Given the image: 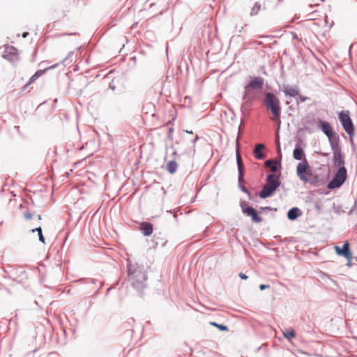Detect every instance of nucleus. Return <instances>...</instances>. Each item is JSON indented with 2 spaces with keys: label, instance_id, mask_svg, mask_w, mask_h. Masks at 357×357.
<instances>
[{
  "label": "nucleus",
  "instance_id": "c85d7f7f",
  "mask_svg": "<svg viewBox=\"0 0 357 357\" xmlns=\"http://www.w3.org/2000/svg\"><path fill=\"white\" fill-rule=\"evenodd\" d=\"M298 98L299 99V100L302 102H305L306 100H310V98L309 97H307V96H303V95H301L299 93H298V95H297Z\"/></svg>",
  "mask_w": 357,
  "mask_h": 357
},
{
  "label": "nucleus",
  "instance_id": "f8f14e48",
  "mask_svg": "<svg viewBox=\"0 0 357 357\" xmlns=\"http://www.w3.org/2000/svg\"><path fill=\"white\" fill-rule=\"evenodd\" d=\"M153 225L149 222H142L139 225V230L145 236H149L153 233Z\"/></svg>",
  "mask_w": 357,
  "mask_h": 357
},
{
  "label": "nucleus",
  "instance_id": "423d86ee",
  "mask_svg": "<svg viewBox=\"0 0 357 357\" xmlns=\"http://www.w3.org/2000/svg\"><path fill=\"white\" fill-rule=\"evenodd\" d=\"M318 128L327 136L329 140L330 146L333 143H340V137L333 131L332 127L327 121L319 120Z\"/></svg>",
  "mask_w": 357,
  "mask_h": 357
},
{
  "label": "nucleus",
  "instance_id": "8fccbe9b",
  "mask_svg": "<svg viewBox=\"0 0 357 357\" xmlns=\"http://www.w3.org/2000/svg\"><path fill=\"white\" fill-rule=\"evenodd\" d=\"M241 124L238 127V130H241Z\"/></svg>",
  "mask_w": 357,
  "mask_h": 357
},
{
  "label": "nucleus",
  "instance_id": "49530a36",
  "mask_svg": "<svg viewBox=\"0 0 357 357\" xmlns=\"http://www.w3.org/2000/svg\"><path fill=\"white\" fill-rule=\"evenodd\" d=\"M318 5H319L318 3L314 4V6H318ZM309 6H310V8H312L314 5L313 4H310Z\"/></svg>",
  "mask_w": 357,
  "mask_h": 357
},
{
  "label": "nucleus",
  "instance_id": "603ef678",
  "mask_svg": "<svg viewBox=\"0 0 357 357\" xmlns=\"http://www.w3.org/2000/svg\"><path fill=\"white\" fill-rule=\"evenodd\" d=\"M40 218H41L40 215H38V219H40Z\"/></svg>",
  "mask_w": 357,
  "mask_h": 357
},
{
  "label": "nucleus",
  "instance_id": "2eb2a0df",
  "mask_svg": "<svg viewBox=\"0 0 357 357\" xmlns=\"http://www.w3.org/2000/svg\"><path fill=\"white\" fill-rule=\"evenodd\" d=\"M264 165L271 169V171L273 172L272 174H275L278 169V167H281V160H267L265 161Z\"/></svg>",
  "mask_w": 357,
  "mask_h": 357
},
{
  "label": "nucleus",
  "instance_id": "f03ea898",
  "mask_svg": "<svg viewBox=\"0 0 357 357\" xmlns=\"http://www.w3.org/2000/svg\"><path fill=\"white\" fill-rule=\"evenodd\" d=\"M266 109L272 114V120L280 123L281 106L278 97L272 92H266L263 100Z\"/></svg>",
  "mask_w": 357,
  "mask_h": 357
},
{
  "label": "nucleus",
  "instance_id": "ea45409f",
  "mask_svg": "<svg viewBox=\"0 0 357 357\" xmlns=\"http://www.w3.org/2000/svg\"><path fill=\"white\" fill-rule=\"evenodd\" d=\"M102 286H103V284H102V282H100V287H99V288L97 289V291H96L95 294H98V292H99L100 289L102 287Z\"/></svg>",
  "mask_w": 357,
  "mask_h": 357
},
{
  "label": "nucleus",
  "instance_id": "09e8293b",
  "mask_svg": "<svg viewBox=\"0 0 357 357\" xmlns=\"http://www.w3.org/2000/svg\"><path fill=\"white\" fill-rule=\"evenodd\" d=\"M186 132L190 133V134H192L193 133L192 131H188V130H186Z\"/></svg>",
  "mask_w": 357,
  "mask_h": 357
},
{
  "label": "nucleus",
  "instance_id": "2f4dec72",
  "mask_svg": "<svg viewBox=\"0 0 357 357\" xmlns=\"http://www.w3.org/2000/svg\"><path fill=\"white\" fill-rule=\"evenodd\" d=\"M36 79H37V78L35 77V75H32V76L31 77V78L29 79V81L28 84H27L26 85H25L24 88L25 89V88L27 86V85H28V84H31V83L33 82H34L35 80H36Z\"/></svg>",
  "mask_w": 357,
  "mask_h": 357
},
{
  "label": "nucleus",
  "instance_id": "3c124183",
  "mask_svg": "<svg viewBox=\"0 0 357 357\" xmlns=\"http://www.w3.org/2000/svg\"><path fill=\"white\" fill-rule=\"evenodd\" d=\"M278 149L280 151V146L278 147ZM279 153L281 155V152L280 151Z\"/></svg>",
  "mask_w": 357,
  "mask_h": 357
},
{
  "label": "nucleus",
  "instance_id": "37998d69",
  "mask_svg": "<svg viewBox=\"0 0 357 357\" xmlns=\"http://www.w3.org/2000/svg\"><path fill=\"white\" fill-rule=\"evenodd\" d=\"M262 68H263V72H262V73H263L264 75H267V73H266V71L265 68H264V67H263Z\"/></svg>",
  "mask_w": 357,
  "mask_h": 357
},
{
  "label": "nucleus",
  "instance_id": "ddd939ff",
  "mask_svg": "<svg viewBox=\"0 0 357 357\" xmlns=\"http://www.w3.org/2000/svg\"><path fill=\"white\" fill-rule=\"evenodd\" d=\"M303 214L302 211L298 207H293L290 208L287 212V218L294 221L296 220L298 218L301 217Z\"/></svg>",
  "mask_w": 357,
  "mask_h": 357
},
{
  "label": "nucleus",
  "instance_id": "c756f323",
  "mask_svg": "<svg viewBox=\"0 0 357 357\" xmlns=\"http://www.w3.org/2000/svg\"><path fill=\"white\" fill-rule=\"evenodd\" d=\"M73 52H69L67 56L65 57L62 61H61V63L65 64V63L66 62V61L70 58L73 55Z\"/></svg>",
  "mask_w": 357,
  "mask_h": 357
},
{
  "label": "nucleus",
  "instance_id": "4be33fe9",
  "mask_svg": "<svg viewBox=\"0 0 357 357\" xmlns=\"http://www.w3.org/2000/svg\"><path fill=\"white\" fill-rule=\"evenodd\" d=\"M282 333L283 336L288 340H290L296 336V333L294 330L283 331Z\"/></svg>",
  "mask_w": 357,
  "mask_h": 357
},
{
  "label": "nucleus",
  "instance_id": "a19ab883",
  "mask_svg": "<svg viewBox=\"0 0 357 357\" xmlns=\"http://www.w3.org/2000/svg\"><path fill=\"white\" fill-rule=\"evenodd\" d=\"M199 137L196 135L195 137L192 140V144H195V142L198 140Z\"/></svg>",
  "mask_w": 357,
  "mask_h": 357
},
{
  "label": "nucleus",
  "instance_id": "9b49d317",
  "mask_svg": "<svg viewBox=\"0 0 357 357\" xmlns=\"http://www.w3.org/2000/svg\"><path fill=\"white\" fill-rule=\"evenodd\" d=\"M264 84V78L261 77H255L251 78L248 84L245 85V89L248 90L251 89H261Z\"/></svg>",
  "mask_w": 357,
  "mask_h": 357
},
{
  "label": "nucleus",
  "instance_id": "4468645a",
  "mask_svg": "<svg viewBox=\"0 0 357 357\" xmlns=\"http://www.w3.org/2000/svg\"><path fill=\"white\" fill-rule=\"evenodd\" d=\"M293 157L296 160H304V158H305L304 150L298 143L295 146L293 151Z\"/></svg>",
  "mask_w": 357,
  "mask_h": 357
},
{
  "label": "nucleus",
  "instance_id": "0eeeda50",
  "mask_svg": "<svg viewBox=\"0 0 357 357\" xmlns=\"http://www.w3.org/2000/svg\"><path fill=\"white\" fill-rule=\"evenodd\" d=\"M297 175L300 178L301 180L305 183H310L313 184L315 182L314 179L309 178L307 175L312 176V173L310 170V165L306 160L304 158V160L301 162H299L296 167Z\"/></svg>",
  "mask_w": 357,
  "mask_h": 357
},
{
  "label": "nucleus",
  "instance_id": "9d476101",
  "mask_svg": "<svg viewBox=\"0 0 357 357\" xmlns=\"http://www.w3.org/2000/svg\"><path fill=\"white\" fill-rule=\"evenodd\" d=\"M334 248L335 250L336 254L339 256L344 257L347 260V264L350 265L352 258V253L350 250L349 243L348 241H345L342 248L335 245Z\"/></svg>",
  "mask_w": 357,
  "mask_h": 357
},
{
  "label": "nucleus",
  "instance_id": "c9c22d12",
  "mask_svg": "<svg viewBox=\"0 0 357 357\" xmlns=\"http://www.w3.org/2000/svg\"><path fill=\"white\" fill-rule=\"evenodd\" d=\"M261 210L262 211H272V210H276V208H273L270 206H265V207H261Z\"/></svg>",
  "mask_w": 357,
  "mask_h": 357
},
{
  "label": "nucleus",
  "instance_id": "a878e982",
  "mask_svg": "<svg viewBox=\"0 0 357 357\" xmlns=\"http://www.w3.org/2000/svg\"><path fill=\"white\" fill-rule=\"evenodd\" d=\"M261 5L258 3H255L250 11V15H255L258 13L260 10Z\"/></svg>",
  "mask_w": 357,
  "mask_h": 357
},
{
  "label": "nucleus",
  "instance_id": "39448f33",
  "mask_svg": "<svg viewBox=\"0 0 357 357\" xmlns=\"http://www.w3.org/2000/svg\"><path fill=\"white\" fill-rule=\"evenodd\" d=\"M347 177V169L345 167L338 168L331 181L327 184V188L333 190L340 188L345 182Z\"/></svg>",
  "mask_w": 357,
  "mask_h": 357
},
{
  "label": "nucleus",
  "instance_id": "de8ad7c7",
  "mask_svg": "<svg viewBox=\"0 0 357 357\" xmlns=\"http://www.w3.org/2000/svg\"><path fill=\"white\" fill-rule=\"evenodd\" d=\"M91 282H92V283H93V284H96V282H98V281H97V280H94V279H93V280H91Z\"/></svg>",
  "mask_w": 357,
  "mask_h": 357
},
{
  "label": "nucleus",
  "instance_id": "6ab92c4d",
  "mask_svg": "<svg viewBox=\"0 0 357 357\" xmlns=\"http://www.w3.org/2000/svg\"><path fill=\"white\" fill-rule=\"evenodd\" d=\"M244 181V174H242V178H240V174H238V188L240 190L247 194L250 199H251V193L250 191L242 185V183Z\"/></svg>",
  "mask_w": 357,
  "mask_h": 357
},
{
  "label": "nucleus",
  "instance_id": "a211bd4d",
  "mask_svg": "<svg viewBox=\"0 0 357 357\" xmlns=\"http://www.w3.org/2000/svg\"><path fill=\"white\" fill-rule=\"evenodd\" d=\"M236 162L238 167V174H240V178H242V174L245 172L244 165L238 150H236Z\"/></svg>",
  "mask_w": 357,
  "mask_h": 357
},
{
  "label": "nucleus",
  "instance_id": "473e14b6",
  "mask_svg": "<svg viewBox=\"0 0 357 357\" xmlns=\"http://www.w3.org/2000/svg\"><path fill=\"white\" fill-rule=\"evenodd\" d=\"M248 98V90H245V91H244V93L243 95V100L244 101H246Z\"/></svg>",
  "mask_w": 357,
  "mask_h": 357
},
{
  "label": "nucleus",
  "instance_id": "4c0bfd02",
  "mask_svg": "<svg viewBox=\"0 0 357 357\" xmlns=\"http://www.w3.org/2000/svg\"><path fill=\"white\" fill-rule=\"evenodd\" d=\"M48 63V61H42V62H40V63H39V66H40V67H41V68H47V67L45 66V64H46V63Z\"/></svg>",
  "mask_w": 357,
  "mask_h": 357
},
{
  "label": "nucleus",
  "instance_id": "864d4df0",
  "mask_svg": "<svg viewBox=\"0 0 357 357\" xmlns=\"http://www.w3.org/2000/svg\"><path fill=\"white\" fill-rule=\"evenodd\" d=\"M324 0H321V1H324Z\"/></svg>",
  "mask_w": 357,
  "mask_h": 357
},
{
  "label": "nucleus",
  "instance_id": "79ce46f5",
  "mask_svg": "<svg viewBox=\"0 0 357 357\" xmlns=\"http://www.w3.org/2000/svg\"><path fill=\"white\" fill-rule=\"evenodd\" d=\"M28 35H29V33H28V32H24V33H23V34H22V37H23V38H26Z\"/></svg>",
  "mask_w": 357,
  "mask_h": 357
},
{
  "label": "nucleus",
  "instance_id": "7ed1b4c3",
  "mask_svg": "<svg viewBox=\"0 0 357 357\" xmlns=\"http://www.w3.org/2000/svg\"><path fill=\"white\" fill-rule=\"evenodd\" d=\"M281 185L280 176L276 174H269L266 176V183L259 192V197L266 199L273 195L277 189Z\"/></svg>",
  "mask_w": 357,
  "mask_h": 357
},
{
  "label": "nucleus",
  "instance_id": "aec40b11",
  "mask_svg": "<svg viewBox=\"0 0 357 357\" xmlns=\"http://www.w3.org/2000/svg\"><path fill=\"white\" fill-rule=\"evenodd\" d=\"M177 167L178 164L175 160H170L167 164V170L172 174L176 172Z\"/></svg>",
  "mask_w": 357,
  "mask_h": 357
},
{
  "label": "nucleus",
  "instance_id": "1a4fd4ad",
  "mask_svg": "<svg viewBox=\"0 0 357 357\" xmlns=\"http://www.w3.org/2000/svg\"><path fill=\"white\" fill-rule=\"evenodd\" d=\"M240 206L243 213L251 217L254 222L259 223L262 221V218L259 215L257 211L252 206H248L245 202H242Z\"/></svg>",
  "mask_w": 357,
  "mask_h": 357
},
{
  "label": "nucleus",
  "instance_id": "dca6fc26",
  "mask_svg": "<svg viewBox=\"0 0 357 357\" xmlns=\"http://www.w3.org/2000/svg\"><path fill=\"white\" fill-rule=\"evenodd\" d=\"M282 92L284 93L285 96H290L292 98H295L298 95L299 91L296 88H294L289 85H284Z\"/></svg>",
  "mask_w": 357,
  "mask_h": 357
},
{
  "label": "nucleus",
  "instance_id": "5701e85b",
  "mask_svg": "<svg viewBox=\"0 0 357 357\" xmlns=\"http://www.w3.org/2000/svg\"><path fill=\"white\" fill-rule=\"evenodd\" d=\"M252 104V100L251 99H248L246 101H244L241 107V111L242 113H244L245 110L250 107Z\"/></svg>",
  "mask_w": 357,
  "mask_h": 357
},
{
  "label": "nucleus",
  "instance_id": "393cba45",
  "mask_svg": "<svg viewBox=\"0 0 357 357\" xmlns=\"http://www.w3.org/2000/svg\"><path fill=\"white\" fill-rule=\"evenodd\" d=\"M31 231H32V232L38 231V237H39V241H40V242L43 243H45V238H44V236H43V233H42V229H41V227H38L35 228V229H33L31 230Z\"/></svg>",
  "mask_w": 357,
  "mask_h": 357
},
{
  "label": "nucleus",
  "instance_id": "412c9836",
  "mask_svg": "<svg viewBox=\"0 0 357 357\" xmlns=\"http://www.w3.org/2000/svg\"><path fill=\"white\" fill-rule=\"evenodd\" d=\"M59 63H56V64H54L52 66H50L47 68H45L43 69H40L38 70H37L34 75L35 77L38 79V77H40L45 71L48 70H50V69H54L55 68H56L58 66Z\"/></svg>",
  "mask_w": 357,
  "mask_h": 357
},
{
  "label": "nucleus",
  "instance_id": "a18cd8bd",
  "mask_svg": "<svg viewBox=\"0 0 357 357\" xmlns=\"http://www.w3.org/2000/svg\"><path fill=\"white\" fill-rule=\"evenodd\" d=\"M111 289H112V287H109V288H108V289H107V293H106V296H107V295H108L109 291Z\"/></svg>",
  "mask_w": 357,
  "mask_h": 357
},
{
  "label": "nucleus",
  "instance_id": "f3484780",
  "mask_svg": "<svg viewBox=\"0 0 357 357\" xmlns=\"http://www.w3.org/2000/svg\"><path fill=\"white\" fill-rule=\"evenodd\" d=\"M265 146L263 144H257L253 151L255 158L257 160H262L265 158L266 155L263 153Z\"/></svg>",
  "mask_w": 357,
  "mask_h": 357
},
{
  "label": "nucleus",
  "instance_id": "58836bf2",
  "mask_svg": "<svg viewBox=\"0 0 357 357\" xmlns=\"http://www.w3.org/2000/svg\"><path fill=\"white\" fill-rule=\"evenodd\" d=\"M109 89H112V91L115 90L116 87H115L114 84H113V82L109 84Z\"/></svg>",
  "mask_w": 357,
  "mask_h": 357
},
{
  "label": "nucleus",
  "instance_id": "b1692460",
  "mask_svg": "<svg viewBox=\"0 0 357 357\" xmlns=\"http://www.w3.org/2000/svg\"><path fill=\"white\" fill-rule=\"evenodd\" d=\"M210 325L215 326L220 331H227L229 330L228 327L226 325L220 324H218L216 322L211 321L210 322Z\"/></svg>",
  "mask_w": 357,
  "mask_h": 357
},
{
  "label": "nucleus",
  "instance_id": "7c9ffc66",
  "mask_svg": "<svg viewBox=\"0 0 357 357\" xmlns=\"http://www.w3.org/2000/svg\"><path fill=\"white\" fill-rule=\"evenodd\" d=\"M33 214L31 213H29V212H25L24 213V217L26 219V220H31L33 217Z\"/></svg>",
  "mask_w": 357,
  "mask_h": 357
},
{
  "label": "nucleus",
  "instance_id": "c03bdc74",
  "mask_svg": "<svg viewBox=\"0 0 357 357\" xmlns=\"http://www.w3.org/2000/svg\"><path fill=\"white\" fill-rule=\"evenodd\" d=\"M172 155H174V156H177V157H178V155H177V152H176V150H174V151H173Z\"/></svg>",
  "mask_w": 357,
  "mask_h": 357
},
{
  "label": "nucleus",
  "instance_id": "f704fd0d",
  "mask_svg": "<svg viewBox=\"0 0 357 357\" xmlns=\"http://www.w3.org/2000/svg\"><path fill=\"white\" fill-rule=\"evenodd\" d=\"M269 287H270V285H268V284H260L259 285V289L261 291H263V290H264V289H266L267 288H269Z\"/></svg>",
  "mask_w": 357,
  "mask_h": 357
},
{
  "label": "nucleus",
  "instance_id": "f257e3e1",
  "mask_svg": "<svg viewBox=\"0 0 357 357\" xmlns=\"http://www.w3.org/2000/svg\"><path fill=\"white\" fill-rule=\"evenodd\" d=\"M128 280L131 286L137 291L139 296H143V290L146 288L147 275L145 267L137 263L128 261L127 266Z\"/></svg>",
  "mask_w": 357,
  "mask_h": 357
},
{
  "label": "nucleus",
  "instance_id": "20e7f679",
  "mask_svg": "<svg viewBox=\"0 0 357 357\" xmlns=\"http://www.w3.org/2000/svg\"><path fill=\"white\" fill-rule=\"evenodd\" d=\"M338 119L344 130L349 136V141L353 144V137L354 136V126L351 117L349 116V111H340L337 112Z\"/></svg>",
  "mask_w": 357,
  "mask_h": 357
},
{
  "label": "nucleus",
  "instance_id": "cd10ccee",
  "mask_svg": "<svg viewBox=\"0 0 357 357\" xmlns=\"http://www.w3.org/2000/svg\"><path fill=\"white\" fill-rule=\"evenodd\" d=\"M6 52L10 54L15 55L17 52V50L13 46H8L6 48Z\"/></svg>",
  "mask_w": 357,
  "mask_h": 357
},
{
  "label": "nucleus",
  "instance_id": "bb28decb",
  "mask_svg": "<svg viewBox=\"0 0 357 357\" xmlns=\"http://www.w3.org/2000/svg\"><path fill=\"white\" fill-rule=\"evenodd\" d=\"M158 238H157L156 236L154 235L153 241L155 242L156 245H160L161 246H164L167 243V240H165V239L162 238L159 241H158Z\"/></svg>",
  "mask_w": 357,
  "mask_h": 357
},
{
  "label": "nucleus",
  "instance_id": "e433bc0d",
  "mask_svg": "<svg viewBox=\"0 0 357 357\" xmlns=\"http://www.w3.org/2000/svg\"><path fill=\"white\" fill-rule=\"evenodd\" d=\"M239 277L243 279V280H247L248 278V276L246 275L245 273H239Z\"/></svg>",
  "mask_w": 357,
  "mask_h": 357
},
{
  "label": "nucleus",
  "instance_id": "72a5a7b5",
  "mask_svg": "<svg viewBox=\"0 0 357 357\" xmlns=\"http://www.w3.org/2000/svg\"><path fill=\"white\" fill-rule=\"evenodd\" d=\"M172 134H173V128H169V130H168V138L171 140H172Z\"/></svg>",
  "mask_w": 357,
  "mask_h": 357
},
{
  "label": "nucleus",
  "instance_id": "6e6552de",
  "mask_svg": "<svg viewBox=\"0 0 357 357\" xmlns=\"http://www.w3.org/2000/svg\"><path fill=\"white\" fill-rule=\"evenodd\" d=\"M331 144V148L333 151V160L335 166L338 167L339 168H342L344 167V155L342 153L341 147L340 146V143H333Z\"/></svg>",
  "mask_w": 357,
  "mask_h": 357
}]
</instances>
